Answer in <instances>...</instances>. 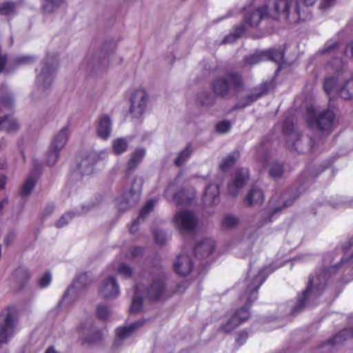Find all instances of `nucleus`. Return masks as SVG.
Listing matches in <instances>:
<instances>
[{
	"label": "nucleus",
	"mask_w": 353,
	"mask_h": 353,
	"mask_svg": "<svg viewBox=\"0 0 353 353\" xmlns=\"http://www.w3.org/2000/svg\"><path fill=\"white\" fill-rule=\"evenodd\" d=\"M266 279L264 270H260L251 281H248L246 289L240 296V300L245 301L244 305L237 308L228 322L221 325V331L229 333L250 319V308L257 299L258 290Z\"/></svg>",
	"instance_id": "nucleus-1"
},
{
	"label": "nucleus",
	"mask_w": 353,
	"mask_h": 353,
	"mask_svg": "<svg viewBox=\"0 0 353 353\" xmlns=\"http://www.w3.org/2000/svg\"><path fill=\"white\" fill-rule=\"evenodd\" d=\"M340 266V264L330 266L321 270L315 276H310L305 289L297 295L296 303L290 312L291 315L303 312L310 300L319 298L325 290L327 281L336 273Z\"/></svg>",
	"instance_id": "nucleus-2"
},
{
	"label": "nucleus",
	"mask_w": 353,
	"mask_h": 353,
	"mask_svg": "<svg viewBox=\"0 0 353 353\" xmlns=\"http://www.w3.org/2000/svg\"><path fill=\"white\" fill-rule=\"evenodd\" d=\"M301 1L310 6L314 5L316 0H274L272 8L270 9V19L274 21L281 19L299 21L301 19Z\"/></svg>",
	"instance_id": "nucleus-3"
},
{
	"label": "nucleus",
	"mask_w": 353,
	"mask_h": 353,
	"mask_svg": "<svg viewBox=\"0 0 353 353\" xmlns=\"http://www.w3.org/2000/svg\"><path fill=\"white\" fill-rule=\"evenodd\" d=\"M335 114L330 109L316 112L313 105L308 106L305 112V121L310 128L330 134L334 130Z\"/></svg>",
	"instance_id": "nucleus-4"
},
{
	"label": "nucleus",
	"mask_w": 353,
	"mask_h": 353,
	"mask_svg": "<svg viewBox=\"0 0 353 353\" xmlns=\"http://www.w3.org/2000/svg\"><path fill=\"white\" fill-rule=\"evenodd\" d=\"M213 92L219 97H225L230 93V87L235 91H240L244 88L242 75L238 72H230L225 77L214 79L211 83Z\"/></svg>",
	"instance_id": "nucleus-5"
},
{
	"label": "nucleus",
	"mask_w": 353,
	"mask_h": 353,
	"mask_svg": "<svg viewBox=\"0 0 353 353\" xmlns=\"http://www.w3.org/2000/svg\"><path fill=\"white\" fill-rule=\"evenodd\" d=\"M18 321V309L14 305L4 308L0 314V347L14 334Z\"/></svg>",
	"instance_id": "nucleus-6"
},
{
	"label": "nucleus",
	"mask_w": 353,
	"mask_h": 353,
	"mask_svg": "<svg viewBox=\"0 0 353 353\" xmlns=\"http://www.w3.org/2000/svg\"><path fill=\"white\" fill-rule=\"evenodd\" d=\"M174 221L177 230L181 233H191L196 230L198 219L194 212L189 210H181L176 213Z\"/></svg>",
	"instance_id": "nucleus-7"
},
{
	"label": "nucleus",
	"mask_w": 353,
	"mask_h": 353,
	"mask_svg": "<svg viewBox=\"0 0 353 353\" xmlns=\"http://www.w3.org/2000/svg\"><path fill=\"white\" fill-rule=\"evenodd\" d=\"M68 127H64L54 138L47 154V163L48 165L52 166L55 164L59 158V152L68 141Z\"/></svg>",
	"instance_id": "nucleus-8"
},
{
	"label": "nucleus",
	"mask_w": 353,
	"mask_h": 353,
	"mask_svg": "<svg viewBox=\"0 0 353 353\" xmlns=\"http://www.w3.org/2000/svg\"><path fill=\"white\" fill-rule=\"evenodd\" d=\"M269 19L270 8L266 4L249 10L244 14L245 23L251 28H256L262 20Z\"/></svg>",
	"instance_id": "nucleus-9"
},
{
	"label": "nucleus",
	"mask_w": 353,
	"mask_h": 353,
	"mask_svg": "<svg viewBox=\"0 0 353 353\" xmlns=\"http://www.w3.org/2000/svg\"><path fill=\"white\" fill-rule=\"evenodd\" d=\"M250 179L249 170L247 168H239L236 170L231 182L228 185L229 194L235 197L239 190L244 187Z\"/></svg>",
	"instance_id": "nucleus-10"
},
{
	"label": "nucleus",
	"mask_w": 353,
	"mask_h": 353,
	"mask_svg": "<svg viewBox=\"0 0 353 353\" xmlns=\"http://www.w3.org/2000/svg\"><path fill=\"white\" fill-rule=\"evenodd\" d=\"M148 94L144 90H135L130 99V112L135 117H140L146 109Z\"/></svg>",
	"instance_id": "nucleus-11"
},
{
	"label": "nucleus",
	"mask_w": 353,
	"mask_h": 353,
	"mask_svg": "<svg viewBox=\"0 0 353 353\" xmlns=\"http://www.w3.org/2000/svg\"><path fill=\"white\" fill-rule=\"evenodd\" d=\"M141 190V187L138 190L131 188L130 190L124 192L118 202L119 209L124 211L137 204L140 199Z\"/></svg>",
	"instance_id": "nucleus-12"
},
{
	"label": "nucleus",
	"mask_w": 353,
	"mask_h": 353,
	"mask_svg": "<svg viewBox=\"0 0 353 353\" xmlns=\"http://www.w3.org/2000/svg\"><path fill=\"white\" fill-rule=\"evenodd\" d=\"M99 292L104 299L116 298L119 294V287L115 277L110 276L105 279Z\"/></svg>",
	"instance_id": "nucleus-13"
},
{
	"label": "nucleus",
	"mask_w": 353,
	"mask_h": 353,
	"mask_svg": "<svg viewBox=\"0 0 353 353\" xmlns=\"http://www.w3.org/2000/svg\"><path fill=\"white\" fill-rule=\"evenodd\" d=\"M282 131L285 135H294L296 138V141L292 143V145H290L288 143V147L290 150L294 149V150L297 151L298 153L303 152V148L301 146V134L299 132L294 133V123L292 119L287 118L283 121Z\"/></svg>",
	"instance_id": "nucleus-14"
},
{
	"label": "nucleus",
	"mask_w": 353,
	"mask_h": 353,
	"mask_svg": "<svg viewBox=\"0 0 353 353\" xmlns=\"http://www.w3.org/2000/svg\"><path fill=\"white\" fill-rule=\"evenodd\" d=\"M193 266L191 258L188 255L181 254L177 256L173 264V269L178 275L186 276L192 271Z\"/></svg>",
	"instance_id": "nucleus-15"
},
{
	"label": "nucleus",
	"mask_w": 353,
	"mask_h": 353,
	"mask_svg": "<svg viewBox=\"0 0 353 353\" xmlns=\"http://www.w3.org/2000/svg\"><path fill=\"white\" fill-rule=\"evenodd\" d=\"M146 150L143 148H138L131 153L125 169V177H129L142 162Z\"/></svg>",
	"instance_id": "nucleus-16"
},
{
	"label": "nucleus",
	"mask_w": 353,
	"mask_h": 353,
	"mask_svg": "<svg viewBox=\"0 0 353 353\" xmlns=\"http://www.w3.org/2000/svg\"><path fill=\"white\" fill-rule=\"evenodd\" d=\"M165 286L163 278L153 280L146 290V296L151 301L160 300L165 292Z\"/></svg>",
	"instance_id": "nucleus-17"
},
{
	"label": "nucleus",
	"mask_w": 353,
	"mask_h": 353,
	"mask_svg": "<svg viewBox=\"0 0 353 353\" xmlns=\"http://www.w3.org/2000/svg\"><path fill=\"white\" fill-rule=\"evenodd\" d=\"M215 241L212 239L205 238L197 243L194 249L196 258H208L215 250Z\"/></svg>",
	"instance_id": "nucleus-18"
},
{
	"label": "nucleus",
	"mask_w": 353,
	"mask_h": 353,
	"mask_svg": "<svg viewBox=\"0 0 353 353\" xmlns=\"http://www.w3.org/2000/svg\"><path fill=\"white\" fill-rule=\"evenodd\" d=\"M268 92V89L265 85L261 86L259 92L252 93L241 98L239 101L233 106L232 111L236 110L237 109H243L252 105L262 96L266 94Z\"/></svg>",
	"instance_id": "nucleus-19"
},
{
	"label": "nucleus",
	"mask_w": 353,
	"mask_h": 353,
	"mask_svg": "<svg viewBox=\"0 0 353 353\" xmlns=\"http://www.w3.org/2000/svg\"><path fill=\"white\" fill-rule=\"evenodd\" d=\"M350 338H353V327L343 329L327 341L323 343L319 349H324L327 347L330 351V348H332L334 345L341 344Z\"/></svg>",
	"instance_id": "nucleus-20"
},
{
	"label": "nucleus",
	"mask_w": 353,
	"mask_h": 353,
	"mask_svg": "<svg viewBox=\"0 0 353 353\" xmlns=\"http://www.w3.org/2000/svg\"><path fill=\"white\" fill-rule=\"evenodd\" d=\"M112 122L110 118L108 115H103L99 119L97 128V133L99 138L107 140L111 133Z\"/></svg>",
	"instance_id": "nucleus-21"
},
{
	"label": "nucleus",
	"mask_w": 353,
	"mask_h": 353,
	"mask_svg": "<svg viewBox=\"0 0 353 353\" xmlns=\"http://www.w3.org/2000/svg\"><path fill=\"white\" fill-rule=\"evenodd\" d=\"M264 201L263 191L256 187H252L245 198L244 202L248 206L261 205Z\"/></svg>",
	"instance_id": "nucleus-22"
},
{
	"label": "nucleus",
	"mask_w": 353,
	"mask_h": 353,
	"mask_svg": "<svg viewBox=\"0 0 353 353\" xmlns=\"http://www.w3.org/2000/svg\"><path fill=\"white\" fill-rule=\"evenodd\" d=\"M145 322V320H139L131 323L129 326L119 327L116 330L117 336L121 339L129 336L135 330L143 326Z\"/></svg>",
	"instance_id": "nucleus-23"
},
{
	"label": "nucleus",
	"mask_w": 353,
	"mask_h": 353,
	"mask_svg": "<svg viewBox=\"0 0 353 353\" xmlns=\"http://www.w3.org/2000/svg\"><path fill=\"white\" fill-rule=\"evenodd\" d=\"M219 199V187L216 184H210L205 190L203 200L205 202L215 204Z\"/></svg>",
	"instance_id": "nucleus-24"
},
{
	"label": "nucleus",
	"mask_w": 353,
	"mask_h": 353,
	"mask_svg": "<svg viewBox=\"0 0 353 353\" xmlns=\"http://www.w3.org/2000/svg\"><path fill=\"white\" fill-rule=\"evenodd\" d=\"M19 124L17 121L8 116L0 117V130H5L8 132H13L17 130Z\"/></svg>",
	"instance_id": "nucleus-25"
},
{
	"label": "nucleus",
	"mask_w": 353,
	"mask_h": 353,
	"mask_svg": "<svg viewBox=\"0 0 353 353\" xmlns=\"http://www.w3.org/2000/svg\"><path fill=\"white\" fill-rule=\"evenodd\" d=\"M344 256L341 259L340 263L344 264L353 261V235L342 245Z\"/></svg>",
	"instance_id": "nucleus-26"
},
{
	"label": "nucleus",
	"mask_w": 353,
	"mask_h": 353,
	"mask_svg": "<svg viewBox=\"0 0 353 353\" xmlns=\"http://www.w3.org/2000/svg\"><path fill=\"white\" fill-rule=\"evenodd\" d=\"M141 290V285H137L134 288V296L132 299L131 305L129 311L131 314H137L141 311L143 307V298L137 295L139 291Z\"/></svg>",
	"instance_id": "nucleus-27"
},
{
	"label": "nucleus",
	"mask_w": 353,
	"mask_h": 353,
	"mask_svg": "<svg viewBox=\"0 0 353 353\" xmlns=\"http://www.w3.org/2000/svg\"><path fill=\"white\" fill-rule=\"evenodd\" d=\"M13 276L21 288H23L30 278L29 271L23 268H18L14 271Z\"/></svg>",
	"instance_id": "nucleus-28"
},
{
	"label": "nucleus",
	"mask_w": 353,
	"mask_h": 353,
	"mask_svg": "<svg viewBox=\"0 0 353 353\" xmlns=\"http://www.w3.org/2000/svg\"><path fill=\"white\" fill-rule=\"evenodd\" d=\"M239 156L240 154L238 151H234L228 154L221 163L219 165L220 169L222 171H226L231 168L234 165Z\"/></svg>",
	"instance_id": "nucleus-29"
},
{
	"label": "nucleus",
	"mask_w": 353,
	"mask_h": 353,
	"mask_svg": "<svg viewBox=\"0 0 353 353\" xmlns=\"http://www.w3.org/2000/svg\"><path fill=\"white\" fill-rule=\"evenodd\" d=\"M129 144L126 138L120 137L114 139L112 142V150L115 154H121L128 148Z\"/></svg>",
	"instance_id": "nucleus-30"
},
{
	"label": "nucleus",
	"mask_w": 353,
	"mask_h": 353,
	"mask_svg": "<svg viewBox=\"0 0 353 353\" xmlns=\"http://www.w3.org/2000/svg\"><path fill=\"white\" fill-rule=\"evenodd\" d=\"M192 153V145L191 143H188L184 150L181 151L177 157L174 160L176 166H181L191 156Z\"/></svg>",
	"instance_id": "nucleus-31"
},
{
	"label": "nucleus",
	"mask_w": 353,
	"mask_h": 353,
	"mask_svg": "<svg viewBox=\"0 0 353 353\" xmlns=\"http://www.w3.org/2000/svg\"><path fill=\"white\" fill-rule=\"evenodd\" d=\"M265 60L281 62L284 58V52L280 49H269L263 51Z\"/></svg>",
	"instance_id": "nucleus-32"
},
{
	"label": "nucleus",
	"mask_w": 353,
	"mask_h": 353,
	"mask_svg": "<svg viewBox=\"0 0 353 353\" xmlns=\"http://www.w3.org/2000/svg\"><path fill=\"white\" fill-rule=\"evenodd\" d=\"M339 96L343 99L348 100L353 98V77L344 83L339 92Z\"/></svg>",
	"instance_id": "nucleus-33"
},
{
	"label": "nucleus",
	"mask_w": 353,
	"mask_h": 353,
	"mask_svg": "<svg viewBox=\"0 0 353 353\" xmlns=\"http://www.w3.org/2000/svg\"><path fill=\"white\" fill-rule=\"evenodd\" d=\"M90 157L91 154H89L86 158L82 159L78 165L82 176L89 175L93 172L94 163L90 161Z\"/></svg>",
	"instance_id": "nucleus-34"
},
{
	"label": "nucleus",
	"mask_w": 353,
	"mask_h": 353,
	"mask_svg": "<svg viewBox=\"0 0 353 353\" xmlns=\"http://www.w3.org/2000/svg\"><path fill=\"white\" fill-rule=\"evenodd\" d=\"M89 330H90L91 332L88 336L85 337L83 343L92 345L100 342L103 337L102 332L99 330H92V324H90Z\"/></svg>",
	"instance_id": "nucleus-35"
},
{
	"label": "nucleus",
	"mask_w": 353,
	"mask_h": 353,
	"mask_svg": "<svg viewBox=\"0 0 353 353\" xmlns=\"http://www.w3.org/2000/svg\"><path fill=\"white\" fill-rule=\"evenodd\" d=\"M91 283V279L87 272L80 274L74 281L71 288H75L78 290L85 288Z\"/></svg>",
	"instance_id": "nucleus-36"
},
{
	"label": "nucleus",
	"mask_w": 353,
	"mask_h": 353,
	"mask_svg": "<svg viewBox=\"0 0 353 353\" xmlns=\"http://www.w3.org/2000/svg\"><path fill=\"white\" fill-rule=\"evenodd\" d=\"M196 101L202 106H209L215 103V97L208 92L203 91L197 95Z\"/></svg>",
	"instance_id": "nucleus-37"
},
{
	"label": "nucleus",
	"mask_w": 353,
	"mask_h": 353,
	"mask_svg": "<svg viewBox=\"0 0 353 353\" xmlns=\"http://www.w3.org/2000/svg\"><path fill=\"white\" fill-rule=\"evenodd\" d=\"M56 70H57V66L50 65L47 61H45L44 65L42 68L41 72L38 76V79H39V80L48 79L50 76H52Z\"/></svg>",
	"instance_id": "nucleus-38"
},
{
	"label": "nucleus",
	"mask_w": 353,
	"mask_h": 353,
	"mask_svg": "<svg viewBox=\"0 0 353 353\" xmlns=\"http://www.w3.org/2000/svg\"><path fill=\"white\" fill-rule=\"evenodd\" d=\"M36 180L32 176L28 177L23 185L20 194L21 196H28L34 188Z\"/></svg>",
	"instance_id": "nucleus-39"
},
{
	"label": "nucleus",
	"mask_w": 353,
	"mask_h": 353,
	"mask_svg": "<svg viewBox=\"0 0 353 353\" xmlns=\"http://www.w3.org/2000/svg\"><path fill=\"white\" fill-rule=\"evenodd\" d=\"M245 26L243 24L236 26L234 28V32L227 35L224 39V42L228 43V42H232L234 41H236L237 39L241 37L244 32H245Z\"/></svg>",
	"instance_id": "nucleus-40"
},
{
	"label": "nucleus",
	"mask_w": 353,
	"mask_h": 353,
	"mask_svg": "<svg viewBox=\"0 0 353 353\" xmlns=\"http://www.w3.org/2000/svg\"><path fill=\"white\" fill-rule=\"evenodd\" d=\"M338 82V78L336 77H328L325 78L323 82V90L327 95H330L334 90Z\"/></svg>",
	"instance_id": "nucleus-41"
},
{
	"label": "nucleus",
	"mask_w": 353,
	"mask_h": 353,
	"mask_svg": "<svg viewBox=\"0 0 353 353\" xmlns=\"http://www.w3.org/2000/svg\"><path fill=\"white\" fill-rule=\"evenodd\" d=\"M264 60L265 59L263 51L246 56L244 58L245 63L248 65H255Z\"/></svg>",
	"instance_id": "nucleus-42"
},
{
	"label": "nucleus",
	"mask_w": 353,
	"mask_h": 353,
	"mask_svg": "<svg viewBox=\"0 0 353 353\" xmlns=\"http://www.w3.org/2000/svg\"><path fill=\"white\" fill-rule=\"evenodd\" d=\"M173 200L177 205L186 204L189 199L187 198V192L184 189H180L173 195Z\"/></svg>",
	"instance_id": "nucleus-43"
},
{
	"label": "nucleus",
	"mask_w": 353,
	"mask_h": 353,
	"mask_svg": "<svg viewBox=\"0 0 353 353\" xmlns=\"http://www.w3.org/2000/svg\"><path fill=\"white\" fill-rule=\"evenodd\" d=\"M239 223L237 217L228 214L225 216L221 221V225L225 228H232L236 226Z\"/></svg>",
	"instance_id": "nucleus-44"
},
{
	"label": "nucleus",
	"mask_w": 353,
	"mask_h": 353,
	"mask_svg": "<svg viewBox=\"0 0 353 353\" xmlns=\"http://www.w3.org/2000/svg\"><path fill=\"white\" fill-rule=\"evenodd\" d=\"M284 172L283 165L281 163H273L269 170V174L274 179L281 177Z\"/></svg>",
	"instance_id": "nucleus-45"
},
{
	"label": "nucleus",
	"mask_w": 353,
	"mask_h": 353,
	"mask_svg": "<svg viewBox=\"0 0 353 353\" xmlns=\"http://www.w3.org/2000/svg\"><path fill=\"white\" fill-rule=\"evenodd\" d=\"M15 5L13 2H3L0 3V14L8 16L14 12Z\"/></svg>",
	"instance_id": "nucleus-46"
},
{
	"label": "nucleus",
	"mask_w": 353,
	"mask_h": 353,
	"mask_svg": "<svg viewBox=\"0 0 353 353\" xmlns=\"http://www.w3.org/2000/svg\"><path fill=\"white\" fill-rule=\"evenodd\" d=\"M155 200L150 199L146 202L144 206L141 209L139 214V218H144L147 216L154 208Z\"/></svg>",
	"instance_id": "nucleus-47"
},
{
	"label": "nucleus",
	"mask_w": 353,
	"mask_h": 353,
	"mask_svg": "<svg viewBox=\"0 0 353 353\" xmlns=\"http://www.w3.org/2000/svg\"><path fill=\"white\" fill-rule=\"evenodd\" d=\"M96 313L99 319L105 321L110 315V310L105 305L101 304L97 307Z\"/></svg>",
	"instance_id": "nucleus-48"
},
{
	"label": "nucleus",
	"mask_w": 353,
	"mask_h": 353,
	"mask_svg": "<svg viewBox=\"0 0 353 353\" xmlns=\"http://www.w3.org/2000/svg\"><path fill=\"white\" fill-rule=\"evenodd\" d=\"M63 0H44L43 8L46 12H53Z\"/></svg>",
	"instance_id": "nucleus-49"
},
{
	"label": "nucleus",
	"mask_w": 353,
	"mask_h": 353,
	"mask_svg": "<svg viewBox=\"0 0 353 353\" xmlns=\"http://www.w3.org/2000/svg\"><path fill=\"white\" fill-rule=\"evenodd\" d=\"M231 123L229 121L223 120L216 123V130L218 133L225 134L230 131Z\"/></svg>",
	"instance_id": "nucleus-50"
},
{
	"label": "nucleus",
	"mask_w": 353,
	"mask_h": 353,
	"mask_svg": "<svg viewBox=\"0 0 353 353\" xmlns=\"http://www.w3.org/2000/svg\"><path fill=\"white\" fill-rule=\"evenodd\" d=\"M74 217L72 212L65 213L55 223L57 228H60L65 225L69 221L72 220Z\"/></svg>",
	"instance_id": "nucleus-51"
},
{
	"label": "nucleus",
	"mask_w": 353,
	"mask_h": 353,
	"mask_svg": "<svg viewBox=\"0 0 353 353\" xmlns=\"http://www.w3.org/2000/svg\"><path fill=\"white\" fill-rule=\"evenodd\" d=\"M118 272L125 278H130L132 274V270L128 265L121 263L118 268Z\"/></svg>",
	"instance_id": "nucleus-52"
},
{
	"label": "nucleus",
	"mask_w": 353,
	"mask_h": 353,
	"mask_svg": "<svg viewBox=\"0 0 353 353\" xmlns=\"http://www.w3.org/2000/svg\"><path fill=\"white\" fill-rule=\"evenodd\" d=\"M154 241L158 245H163L166 241L165 234L160 230H156L153 232Z\"/></svg>",
	"instance_id": "nucleus-53"
},
{
	"label": "nucleus",
	"mask_w": 353,
	"mask_h": 353,
	"mask_svg": "<svg viewBox=\"0 0 353 353\" xmlns=\"http://www.w3.org/2000/svg\"><path fill=\"white\" fill-rule=\"evenodd\" d=\"M51 274L50 272H46L42 277L38 281V285L41 288H47L51 283Z\"/></svg>",
	"instance_id": "nucleus-54"
},
{
	"label": "nucleus",
	"mask_w": 353,
	"mask_h": 353,
	"mask_svg": "<svg viewBox=\"0 0 353 353\" xmlns=\"http://www.w3.org/2000/svg\"><path fill=\"white\" fill-rule=\"evenodd\" d=\"M248 338V332L246 330L239 332L236 336V341L239 345H243Z\"/></svg>",
	"instance_id": "nucleus-55"
},
{
	"label": "nucleus",
	"mask_w": 353,
	"mask_h": 353,
	"mask_svg": "<svg viewBox=\"0 0 353 353\" xmlns=\"http://www.w3.org/2000/svg\"><path fill=\"white\" fill-rule=\"evenodd\" d=\"M345 56L353 59V41L350 42L344 50Z\"/></svg>",
	"instance_id": "nucleus-56"
},
{
	"label": "nucleus",
	"mask_w": 353,
	"mask_h": 353,
	"mask_svg": "<svg viewBox=\"0 0 353 353\" xmlns=\"http://www.w3.org/2000/svg\"><path fill=\"white\" fill-rule=\"evenodd\" d=\"M54 206L53 204H48L46 206V208L43 209V213H42V217L44 219L48 216H50L54 211Z\"/></svg>",
	"instance_id": "nucleus-57"
},
{
	"label": "nucleus",
	"mask_w": 353,
	"mask_h": 353,
	"mask_svg": "<svg viewBox=\"0 0 353 353\" xmlns=\"http://www.w3.org/2000/svg\"><path fill=\"white\" fill-rule=\"evenodd\" d=\"M143 249L141 247H134L131 251V259H135L143 254Z\"/></svg>",
	"instance_id": "nucleus-58"
},
{
	"label": "nucleus",
	"mask_w": 353,
	"mask_h": 353,
	"mask_svg": "<svg viewBox=\"0 0 353 353\" xmlns=\"http://www.w3.org/2000/svg\"><path fill=\"white\" fill-rule=\"evenodd\" d=\"M139 219H140V218L138 217L137 219L133 221V222L129 229V232L131 234H134L138 231L139 225Z\"/></svg>",
	"instance_id": "nucleus-59"
},
{
	"label": "nucleus",
	"mask_w": 353,
	"mask_h": 353,
	"mask_svg": "<svg viewBox=\"0 0 353 353\" xmlns=\"http://www.w3.org/2000/svg\"><path fill=\"white\" fill-rule=\"evenodd\" d=\"M339 46V43L337 42H334L330 45H326L325 48L323 49V52H330Z\"/></svg>",
	"instance_id": "nucleus-60"
},
{
	"label": "nucleus",
	"mask_w": 353,
	"mask_h": 353,
	"mask_svg": "<svg viewBox=\"0 0 353 353\" xmlns=\"http://www.w3.org/2000/svg\"><path fill=\"white\" fill-rule=\"evenodd\" d=\"M299 195L300 194H296L295 196H293L290 199L286 200L284 202V204H283V206L282 208H288V207L290 206L294 203V201L299 196Z\"/></svg>",
	"instance_id": "nucleus-61"
},
{
	"label": "nucleus",
	"mask_w": 353,
	"mask_h": 353,
	"mask_svg": "<svg viewBox=\"0 0 353 353\" xmlns=\"http://www.w3.org/2000/svg\"><path fill=\"white\" fill-rule=\"evenodd\" d=\"M6 183V176L0 174V190L3 189Z\"/></svg>",
	"instance_id": "nucleus-62"
},
{
	"label": "nucleus",
	"mask_w": 353,
	"mask_h": 353,
	"mask_svg": "<svg viewBox=\"0 0 353 353\" xmlns=\"http://www.w3.org/2000/svg\"><path fill=\"white\" fill-rule=\"evenodd\" d=\"M334 0H323V6L325 8L330 7Z\"/></svg>",
	"instance_id": "nucleus-63"
},
{
	"label": "nucleus",
	"mask_w": 353,
	"mask_h": 353,
	"mask_svg": "<svg viewBox=\"0 0 353 353\" xmlns=\"http://www.w3.org/2000/svg\"><path fill=\"white\" fill-rule=\"evenodd\" d=\"M45 353H58L52 346L48 347Z\"/></svg>",
	"instance_id": "nucleus-64"
}]
</instances>
